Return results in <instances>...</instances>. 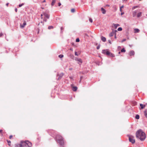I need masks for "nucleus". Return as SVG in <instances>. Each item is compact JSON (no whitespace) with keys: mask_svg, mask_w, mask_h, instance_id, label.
I'll list each match as a JSON object with an SVG mask.
<instances>
[{"mask_svg":"<svg viewBox=\"0 0 147 147\" xmlns=\"http://www.w3.org/2000/svg\"><path fill=\"white\" fill-rule=\"evenodd\" d=\"M136 136L137 138H139L142 141L144 140L146 138L145 134L141 129L136 132Z\"/></svg>","mask_w":147,"mask_h":147,"instance_id":"1","label":"nucleus"},{"mask_svg":"<svg viewBox=\"0 0 147 147\" xmlns=\"http://www.w3.org/2000/svg\"><path fill=\"white\" fill-rule=\"evenodd\" d=\"M56 140L59 143L60 145L62 146L64 144L63 138L60 135H57L56 137Z\"/></svg>","mask_w":147,"mask_h":147,"instance_id":"2","label":"nucleus"},{"mask_svg":"<svg viewBox=\"0 0 147 147\" xmlns=\"http://www.w3.org/2000/svg\"><path fill=\"white\" fill-rule=\"evenodd\" d=\"M102 53L104 55L109 56L111 57H115L114 55L110 52L109 50L107 49L103 50L102 51Z\"/></svg>","mask_w":147,"mask_h":147,"instance_id":"3","label":"nucleus"},{"mask_svg":"<svg viewBox=\"0 0 147 147\" xmlns=\"http://www.w3.org/2000/svg\"><path fill=\"white\" fill-rule=\"evenodd\" d=\"M128 137L129 138V141L132 144H134L135 142V140L134 139V137L131 135H128Z\"/></svg>","mask_w":147,"mask_h":147,"instance_id":"4","label":"nucleus"},{"mask_svg":"<svg viewBox=\"0 0 147 147\" xmlns=\"http://www.w3.org/2000/svg\"><path fill=\"white\" fill-rule=\"evenodd\" d=\"M24 143L26 144V146H28V147H31L32 146L31 143L28 141H25Z\"/></svg>","mask_w":147,"mask_h":147,"instance_id":"5","label":"nucleus"},{"mask_svg":"<svg viewBox=\"0 0 147 147\" xmlns=\"http://www.w3.org/2000/svg\"><path fill=\"white\" fill-rule=\"evenodd\" d=\"M75 60L78 61V63L80 65H81V64L82 63V60L80 58H76L75 59Z\"/></svg>","mask_w":147,"mask_h":147,"instance_id":"6","label":"nucleus"},{"mask_svg":"<svg viewBox=\"0 0 147 147\" xmlns=\"http://www.w3.org/2000/svg\"><path fill=\"white\" fill-rule=\"evenodd\" d=\"M117 31L116 30L115 31H113L111 32L109 34V36L111 37L113 36L115 33V32Z\"/></svg>","mask_w":147,"mask_h":147,"instance_id":"7","label":"nucleus"},{"mask_svg":"<svg viewBox=\"0 0 147 147\" xmlns=\"http://www.w3.org/2000/svg\"><path fill=\"white\" fill-rule=\"evenodd\" d=\"M63 75H64L62 73H61V74H58L57 75V76H59V77L58 78V80L62 78V76H63Z\"/></svg>","mask_w":147,"mask_h":147,"instance_id":"8","label":"nucleus"},{"mask_svg":"<svg viewBox=\"0 0 147 147\" xmlns=\"http://www.w3.org/2000/svg\"><path fill=\"white\" fill-rule=\"evenodd\" d=\"M73 85L72 84L71 85V86L72 87V90L74 91H75L77 90V87L76 86L73 87Z\"/></svg>","mask_w":147,"mask_h":147,"instance_id":"9","label":"nucleus"},{"mask_svg":"<svg viewBox=\"0 0 147 147\" xmlns=\"http://www.w3.org/2000/svg\"><path fill=\"white\" fill-rule=\"evenodd\" d=\"M26 25V22L25 21H24L23 24L22 25V24H21L20 26V27L22 28H23L24 26Z\"/></svg>","mask_w":147,"mask_h":147,"instance_id":"10","label":"nucleus"},{"mask_svg":"<svg viewBox=\"0 0 147 147\" xmlns=\"http://www.w3.org/2000/svg\"><path fill=\"white\" fill-rule=\"evenodd\" d=\"M101 9L102 13L104 14L106 13V11L103 8H101Z\"/></svg>","mask_w":147,"mask_h":147,"instance_id":"11","label":"nucleus"},{"mask_svg":"<svg viewBox=\"0 0 147 147\" xmlns=\"http://www.w3.org/2000/svg\"><path fill=\"white\" fill-rule=\"evenodd\" d=\"M137 12V11L136 10L133 11L132 12L133 13V17H135L136 15V13Z\"/></svg>","mask_w":147,"mask_h":147,"instance_id":"12","label":"nucleus"},{"mask_svg":"<svg viewBox=\"0 0 147 147\" xmlns=\"http://www.w3.org/2000/svg\"><path fill=\"white\" fill-rule=\"evenodd\" d=\"M134 30V32L135 33H138V32H139L140 31L137 28L135 29Z\"/></svg>","mask_w":147,"mask_h":147,"instance_id":"13","label":"nucleus"},{"mask_svg":"<svg viewBox=\"0 0 147 147\" xmlns=\"http://www.w3.org/2000/svg\"><path fill=\"white\" fill-rule=\"evenodd\" d=\"M101 40L104 42H105L106 41V38L105 37L102 36L101 37Z\"/></svg>","mask_w":147,"mask_h":147,"instance_id":"14","label":"nucleus"},{"mask_svg":"<svg viewBox=\"0 0 147 147\" xmlns=\"http://www.w3.org/2000/svg\"><path fill=\"white\" fill-rule=\"evenodd\" d=\"M134 52L133 51H131L130 52L129 55L131 56L133 55H134Z\"/></svg>","mask_w":147,"mask_h":147,"instance_id":"15","label":"nucleus"},{"mask_svg":"<svg viewBox=\"0 0 147 147\" xmlns=\"http://www.w3.org/2000/svg\"><path fill=\"white\" fill-rule=\"evenodd\" d=\"M140 106L141 107V108L142 109H144L145 107V105H144L143 104H140Z\"/></svg>","mask_w":147,"mask_h":147,"instance_id":"16","label":"nucleus"},{"mask_svg":"<svg viewBox=\"0 0 147 147\" xmlns=\"http://www.w3.org/2000/svg\"><path fill=\"white\" fill-rule=\"evenodd\" d=\"M44 15L45 16V17L47 19H49V16L48 14L45 13L44 14Z\"/></svg>","mask_w":147,"mask_h":147,"instance_id":"17","label":"nucleus"},{"mask_svg":"<svg viewBox=\"0 0 147 147\" xmlns=\"http://www.w3.org/2000/svg\"><path fill=\"white\" fill-rule=\"evenodd\" d=\"M142 15V13L140 12L139 13H138L137 15V17L138 18H139L140 17H141Z\"/></svg>","mask_w":147,"mask_h":147,"instance_id":"18","label":"nucleus"},{"mask_svg":"<svg viewBox=\"0 0 147 147\" xmlns=\"http://www.w3.org/2000/svg\"><path fill=\"white\" fill-rule=\"evenodd\" d=\"M113 25L115 27V28H116L117 27H118L119 26V24H113Z\"/></svg>","mask_w":147,"mask_h":147,"instance_id":"19","label":"nucleus"},{"mask_svg":"<svg viewBox=\"0 0 147 147\" xmlns=\"http://www.w3.org/2000/svg\"><path fill=\"white\" fill-rule=\"evenodd\" d=\"M55 1H56V0H53L52 1L51 3V5L52 6H53L54 5L55 3Z\"/></svg>","mask_w":147,"mask_h":147,"instance_id":"20","label":"nucleus"},{"mask_svg":"<svg viewBox=\"0 0 147 147\" xmlns=\"http://www.w3.org/2000/svg\"><path fill=\"white\" fill-rule=\"evenodd\" d=\"M135 118L137 119H138L140 118L139 115H136L135 117Z\"/></svg>","mask_w":147,"mask_h":147,"instance_id":"21","label":"nucleus"},{"mask_svg":"<svg viewBox=\"0 0 147 147\" xmlns=\"http://www.w3.org/2000/svg\"><path fill=\"white\" fill-rule=\"evenodd\" d=\"M121 52H125V49H124V48H123V49H122L121 50Z\"/></svg>","mask_w":147,"mask_h":147,"instance_id":"22","label":"nucleus"},{"mask_svg":"<svg viewBox=\"0 0 147 147\" xmlns=\"http://www.w3.org/2000/svg\"><path fill=\"white\" fill-rule=\"evenodd\" d=\"M145 115L147 118V110H146L144 112Z\"/></svg>","mask_w":147,"mask_h":147,"instance_id":"23","label":"nucleus"},{"mask_svg":"<svg viewBox=\"0 0 147 147\" xmlns=\"http://www.w3.org/2000/svg\"><path fill=\"white\" fill-rule=\"evenodd\" d=\"M138 6H134L133 7H132V9H134L137 8H138Z\"/></svg>","mask_w":147,"mask_h":147,"instance_id":"24","label":"nucleus"},{"mask_svg":"<svg viewBox=\"0 0 147 147\" xmlns=\"http://www.w3.org/2000/svg\"><path fill=\"white\" fill-rule=\"evenodd\" d=\"M122 30V29L121 27L117 29V30L119 31H121Z\"/></svg>","mask_w":147,"mask_h":147,"instance_id":"25","label":"nucleus"},{"mask_svg":"<svg viewBox=\"0 0 147 147\" xmlns=\"http://www.w3.org/2000/svg\"><path fill=\"white\" fill-rule=\"evenodd\" d=\"M75 11V9L74 8L72 9H71V11L72 13H74Z\"/></svg>","mask_w":147,"mask_h":147,"instance_id":"26","label":"nucleus"},{"mask_svg":"<svg viewBox=\"0 0 147 147\" xmlns=\"http://www.w3.org/2000/svg\"><path fill=\"white\" fill-rule=\"evenodd\" d=\"M63 57V55H59V57L60 58H62Z\"/></svg>","mask_w":147,"mask_h":147,"instance_id":"27","label":"nucleus"},{"mask_svg":"<svg viewBox=\"0 0 147 147\" xmlns=\"http://www.w3.org/2000/svg\"><path fill=\"white\" fill-rule=\"evenodd\" d=\"M53 28V27L52 26H50L48 27V29H51Z\"/></svg>","mask_w":147,"mask_h":147,"instance_id":"28","label":"nucleus"},{"mask_svg":"<svg viewBox=\"0 0 147 147\" xmlns=\"http://www.w3.org/2000/svg\"><path fill=\"white\" fill-rule=\"evenodd\" d=\"M89 21L91 23H92V20L91 18H90L89 19Z\"/></svg>","mask_w":147,"mask_h":147,"instance_id":"29","label":"nucleus"},{"mask_svg":"<svg viewBox=\"0 0 147 147\" xmlns=\"http://www.w3.org/2000/svg\"><path fill=\"white\" fill-rule=\"evenodd\" d=\"M24 5V3H22V4H19V7H21L22 6H23Z\"/></svg>","mask_w":147,"mask_h":147,"instance_id":"30","label":"nucleus"},{"mask_svg":"<svg viewBox=\"0 0 147 147\" xmlns=\"http://www.w3.org/2000/svg\"><path fill=\"white\" fill-rule=\"evenodd\" d=\"M100 45H99L97 47L96 49H100Z\"/></svg>","mask_w":147,"mask_h":147,"instance_id":"31","label":"nucleus"},{"mask_svg":"<svg viewBox=\"0 0 147 147\" xmlns=\"http://www.w3.org/2000/svg\"><path fill=\"white\" fill-rule=\"evenodd\" d=\"M80 41V40L78 38H77L76 39V42H79Z\"/></svg>","mask_w":147,"mask_h":147,"instance_id":"32","label":"nucleus"},{"mask_svg":"<svg viewBox=\"0 0 147 147\" xmlns=\"http://www.w3.org/2000/svg\"><path fill=\"white\" fill-rule=\"evenodd\" d=\"M123 6H121V7H120V10L121 11H122V8L123 7Z\"/></svg>","mask_w":147,"mask_h":147,"instance_id":"33","label":"nucleus"},{"mask_svg":"<svg viewBox=\"0 0 147 147\" xmlns=\"http://www.w3.org/2000/svg\"><path fill=\"white\" fill-rule=\"evenodd\" d=\"M123 6H121V7H120V10L121 11H122V8L123 7Z\"/></svg>","mask_w":147,"mask_h":147,"instance_id":"34","label":"nucleus"},{"mask_svg":"<svg viewBox=\"0 0 147 147\" xmlns=\"http://www.w3.org/2000/svg\"><path fill=\"white\" fill-rule=\"evenodd\" d=\"M126 40V39H123L122 41H121V42H122L124 41H125Z\"/></svg>","mask_w":147,"mask_h":147,"instance_id":"35","label":"nucleus"},{"mask_svg":"<svg viewBox=\"0 0 147 147\" xmlns=\"http://www.w3.org/2000/svg\"><path fill=\"white\" fill-rule=\"evenodd\" d=\"M17 147H22V145L21 144H18V146H17Z\"/></svg>","mask_w":147,"mask_h":147,"instance_id":"36","label":"nucleus"},{"mask_svg":"<svg viewBox=\"0 0 147 147\" xmlns=\"http://www.w3.org/2000/svg\"><path fill=\"white\" fill-rule=\"evenodd\" d=\"M75 55L76 56H78V54L77 53V52H75Z\"/></svg>","mask_w":147,"mask_h":147,"instance_id":"37","label":"nucleus"},{"mask_svg":"<svg viewBox=\"0 0 147 147\" xmlns=\"http://www.w3.org/2000/svg\"><path fill=\"white\" fill-rule=\"evenodd\" d=\"M7 142L9 144V145L10 144H10L11 143V141H7Z\"/></svg>","mask_w":147,"mask_h":147,"instance_id":"38","label":"nucleus"},{"mask_svg":"<svg viewBox=\"0 0 147 147\" xmlns=\"http://www.w3.org/2000/svg\"><path fill=\"white\" fill-rule=\"evenodd\" d=\"M3 35V34L1 33L0 34V37H1Z\"/></svg>","mask_w":147,"mask_h":147,"instance_id":"39","label":"nucleus"},{"mask_svg":"<svg viewBox=\"0 0 147 147\" xmlns=\"http://www.w3.org/2000/svg\"><path fill=\"white\" fill-rule=\"evenodd\" d=\"M61 4L60 3H58V6H61Z\"/></svg>","mask_w":147,"mask_h":147,"instance_id":"40","label":"nucleus"},{"mask_svg":"<svg viewBox=\"0 0 147 147\" xmlns=\"http://www.w3.org/2000/svg\"><path fill=\"white\" fill-rule=\"evenodd\" d=\"M43 20H44V21L45 22H46L47 21L46 19L45 18H44Z\"/></svg>","mask_w":147,"mask_h":147,"instance_id":"41","label":"nucleus"},{"mask_svg":"<svg viewBox=\"0 0 147 147\" xmlns=\"http://www.w3.org/2000/svg\"><path fill=\"white\" fill-rule=\"evenodd\" d=\"M12 137V135H10V136H9V138L10 139H11V138Z\"/></svg>","mask_w":147,"mask_h":147,"instance_id":"42","label":"nucleus"},{"mask_svg":"<svg viewBox=\"0 0 147 147\" xmlns=\"http://www.w3.org/2000/svg\"><path fill=\"white\" fill-rule=\"evenodd\" d=\"M9 3H7L6 4V5L7 6H8V5H9Z\"/></svg>","mask_w":147,"mask_h":147,"instance_id":"43","label":"nucleus"},{"mask_svg":"<svg viewBox=\"0 0 147 147\" xmlns=\"http://www.w3.org/2000/svg\"><path fill=\"white\" fill-rule=\"evenodd\" d=\"M109 42L110 44H111V41H110V40H109Z\"/></svg>","mask_w":147,"mask_h":147,"instance_id":"44","label":"nucleus"},{"mask_svg":"<svg viewBox=\"0 0 147 147\" xmlns=\"http://www.w3.org/2000/svg\"><path fill=\"white\" fill-rule=\"evenodd\" d=\"M124 14V12H122L121 13V15H123Z\"/></svg>","mask_w":147,"mask_h":147,"instance_id":"45","label":"nucleus"},{"mask_svg":"<svg viewBox=\"0 0 147 147\" xmlns=\"http://www.w3.org/2000/svg\"><path fill=\"white\" fill-rule=\"evenodd\" d=\"M115 38H116V34H115Z\"/></svg>","mask_w":147,"mask_h":147,"instance_id":"46","label":"nucleus"},{"mask_svg":"<svg viewBox=\"0 0 147 147\" xmlns=\"http://www.w3.org/2000/svg\"><path fill=\"white\" fill-rule=\"evenodd\" d=\"M69 78H70V79H73V78L72 77L70 76L69 77Z\"/></svg>","mask_w":147,"mask_h":147,"instance_id":"47","label":"nucleus"},{"mask_svg":"<svg viewBox=\"0 0 147 147\" xmlns=\"http://www.w3.org/2000/svg\"><path fill=\"white\" fill-rule=\"evenodd\" d=\"M15 11L17 12V9L16 8L15 9Z\"/></svg>","mask_w":147,"mask_h":147,"instance_id":"48","label":"nucleus"},{"mask_svg":"<svg viewBox=\"0 0 147 147\" xmlns=\"http://www.w3.org/2000/svg\"><path fill=\"white\" fill-rule=\"evenodd\" d=\"M42 16H43V15H42V14H41V18H42Z\"/></svg>","mask_w":147,"mask_h":147,"instance_id":"49","label":"nucleus"},{"mask_svg":"<svg viewBox=\"0 0 147 147\" xmlns=\"http://www.w3.org/2000/svg\"><path fill=\"white\" fill-rule=\"evenodd\" d=\"M2 130H1V129H0V133H1L2 132Z\"/></svg>","mask_w":147,"mask_h":147,"instance_id":"50","label":"nucleus"},{"mask_svg":"<svg viewBox=\"0 0 147 147\" xmlns=\"http://www.w3.org/2000/svg\"><path fill=\"white\" fill-rule=\"evenodd\" d=\"M70 50L71 51H73V49L72 48H70Z\"/></svg>","mask_w":147,"mask_h":147,"instance_id":"51","label":"nucleus"},{"mask_svg":"<svg viewBox=\"0 0 147 147\" xmlns=\"http://www.w3.org/2000/svg\"><path fill=\"white\" fill-rule=\"evenodd\" d=\"M45 0H44L43 1V2H45Z\"/></svg>","mask_w":147,"mask_h":147,"instance_id":"52","label":"nucleus"},{"mask_svg":"<svg viewBox=\"0 0 147 147\" xmlns=\"http://www.w3.org/2000/svg\"><path fill=\"white\" fill-rule=\"evenodd\" d=\"M120 53H121V52H120V51H119V53H119V54H120Z\"/></svg>","mask_w":147,"mask_h":147,"instance_id":"53","label":"nucleus"},{"mask_svg":"<svg viewBox=\"0 0 147 147\" xmlns=\"http://www.w3.org/2000/svg\"><path fill=\"white\" fill-rule=\"evenodd\" d=\"M61 30H62L63 29V28L62 27H61Z\"/></svg>","mask_w":147,"mask_h":147,"instance_id":"54","label":"nucleus"},{"mask_svg":"<svg viewBox=\"0 0 147 147\" xmlns=\"http://www.w3.org/2000/svg\"><path fill=\"white\" fill-rule=\"evenodd\" d=\"M127 0H123V1H126Z\"/></svg>","mask_w":147,"mask_h":147,"instance_id":"55","label":"nucleus"},{"mask_svg":"<svg viewBox=\"0 0 147 147\" xmlns=\"http://www.w3.org/2000/svg\"><path fill=\"white\" fill-rule=\"evenodd\" d=\"M82 78V77H80V79H81V80Z\"/></svg>","mask_w":147,"mask_h":147,"instance_id":"56","label":"nucleus"},{"mask_svg":"<svg viewBox=\"0 0 147 147\" xmlns=\"http://www.w3.org/2000/svg\"><path fill=\"white\" fill-rule=\"evenodd\" d=\"M107 6H109V5H107Z\"/></svg>","mask_w":147,"mask_h":147,"instance_id":"57","label":"nucleus"},{"mask_svg":"<svg viewBox=\"0 0 147 147\" xmlns=\"http://www.w3.org/2000/svg\"><path fill=\"white\" fill-rule=\"evenodd\" d=\"M71 69H71V68L69 69V70H71Z\"/></svg>","mask_w":147,"mask_h":147,"instance_id":"58","label":"nucleus"},{"mask_svg":"<svg viewBox=\"0 0 147 147\" xmlns=\"http://www.w3.org/2000/svg\"><path fill=\"white\" fill-rule=\"evenodd\" d=\"M116 10H117V9L116 8H115V9Z\"/></svg>","mask_w":147,"mask_h":147,"instance_id":"59","label":"nucleus"},{"mask_svg":"<svg viewBox=\"0 0 147 147\" xmlns=\"http://www.w3.org/2000/svg\"><path fill=\"white\" fill-rule=\"evenodd\" d=\"M129 46L131 47V45H129Z\"/></svg>","mask_w":147,"mask_h":147,"instance_id":"60","label":"nucleus"},{"mask_svg":"<svg viewBox=\"0 0 147 147\" xmlns=\"http://www.w3.org/2000/svg\"><path fill=\"white\" fill-rule=\"evenodd\" d=\"M81 82V80L80 81V82Z\"/></svg>","mask_w":147,"mask_h":147,"instance_id":"61","label":"nucleus"},{"mask_svg":"<svg viewBox=\"0 0 147 147\" xmlns=\"http://www.w3.org/2000/svg\"><path fill=\"white\" fill-rule=\"evenodd\" d=\"M146 16H147V14Z\"/></svg>","mask_w":147,"mask_h":147,"instance_id":"62","label":"nucleus"}]
</instances>
